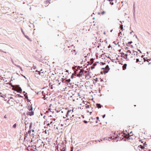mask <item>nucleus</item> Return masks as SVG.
I'll list each match as a JSON object with an SVG mask.
<instances>
[{"instance_id":"1","label":"nucleus","mask_w":151,"mask_h":151,"mask_svg":"<svg viewBox=\"0 0 151 151\" xmlns=\"http://www.w3.org/2000/svg\"><path fill=\"white\" fill-rule=\"evenodd\" d=\"M121 136L120 138L121 140L124 139V141L126 140H132L135 139L136 137L134 135L133 133H120Z\"/></svg>"},{"instance_id":"2","label":"nucleus","mask_w":151,"mask_h":151,"mask_svg":"<svg viewBox=\"0 0 151 151\" xmlns=\"http://www.w3.org/2000/svg\"><path fill=\"white\" fill-rule=\"evenodd\" d=\"M114 135L112 136H110L109 137H104L103 139L104 140H108L109 141H110V140H108L109 139H111V140H113V142H114L115 140H116V142H117L119 139H120H120L121 137H120L121 135V134L120 133H118V134L119 135V136L117 134H116V133H114Z\"/></svg>"},{"instance_id":"3","label":"nucleus","mask_w":151,"mask_h":151,"mask_svg":"<svg viewBox=\"0 0 151 151\" xmlns=\"http://www.w3.org/2000/svg\"><path fill=\"white\" fill-rule=\"evenodd\" d=\"M31 133H26V134H25V133H22H22H20L21 134H22L23 136L24 140L27 142L29 141V137H27L28 134H29V137L30 136V138L32 140L34 138L36 139L37 137V135H35L33 133L32 134H31Z\"/></svg>"},{"instance_id":"4","label":"nucleus","mask_w":151,"mask_h":151,"mask_svg":"<svg viewBox=\"0 0 151 151\" xmlns=\"http://www.w3.org/2000/svg\"><path fill=\"white\" fill-rule=\"evenodd\" d=\"M76 102L78 104H79V107L81 109H85L86 104H87L88 103L87 101L84 102L81 97L77 99Z\"/></svg>"},{"instance_id":"5","label":"nucleus","mask_w":151,"mask_h":151,"mask_svg":"<svg viewBox=\"0 0 151 151\" xmlns=\"http://www.w3.org/2000/svg\"><path fill=\"white\" fill-rule=\"evenodd\" d=\"M84 70H83L78 68L75 72V76H77L78 77H80L82 76Z\"/></svg>"},{"instance_id":"6","label":"nucleus","mask_w":151,"mask_h":151,"mask_svg":"<svg viewBox=\"0 0 151 151\" xmlns=\"http://www.w3.org/2000/svg\"><path fill=\"white\" fill-rule=\"evenodd\" d=\"M73 116L74 115L73 114V110H70L67 111L66 115V116L67 117L71 119Z\"/></svg>"},{"instance_id":"7","label":"nucleus","mask_w":151,"mask_h":151,"mask_svg":"<svg viewBox=\"0 0 151 151\" xmlns=\"http://www.w3.org/2000/svg\"><path fill=\"white\" fill-rule=\"evenodd\" d=\"M34 126L35 127V126L34 125V126H32V123H30L29 126V129L28 132H31V131L32 132H35V130Z\"/></svg>"},{"instance_id":"8","label":"nucleus","mask_w":151,"mask_h":151,"mask_svg":"<svg viewBox=\"0 0 151 151\" xmlns=\"http://www.w3.org/2000/svg\"><path fill=\"white\" fill-rule=\"evenodd\" d=\"M34 112L32 111H29L27 113V116H32L34 115Z\"/></svg>"},{"instance_id":"9","label":"nucleus","mask_w":151,"mask_h":151,"mask_svg":"<svg viewBox=\"0 0 151 151\" xmlns=\"http://www.w3.org/2000/svg\"><path fill=\"white\" fill-rule=\"evenodd\" d=\"M27 109L29 111L33 110V108L32 105L29 104L27 107Z\"/></svg>"},{"instance_id":"10","label":"nucleus","mask_w":151,"mask_h":151,"mask_svg":"<svg viewBox=\"0 0 151 151\" xmlns=\"http://www.w3.org/2000/svg\"><path fill=\"white\" fill-rule=\"evenodd\" d=\"M127 54H126L124 55L126 59H127V56H129L130 54L131 53V52L130 50H128L127 51Z\"/></svg>"},{"instance_id":"11","label":"nucleus","mask_w":151,"mask_h":151,"mask_svg":"<svg viewBox=\"0 0 151 151\" xmlns=\"http://www.w3.org/2000/svg\"><path fill=\"white\" fill-rule=\"evenodd\" d=\"M51 120L50 119H48L47 120V124L48 125H50V123H51Z\"/></svg>"},{"instance_id":"12","label":"nucleus","mask_w":151,"mask_h":151,"mask_svg":"<svg viewBox=\"0 0 151 151\" xmlns=\"http://www.w3.org/2000/svg\"><path fill=\"white\" fill-rule=\"evenodd\" d=\"M55 119H52V120L51 121V123H50V125H49L50 126L52 127H53V124H54L55 122H53V121H55Z\"/></svg>"},{"instance_id":"13","label":"nucleus","mask_w":151,"mask_h":151,"mask_svg":"<svg viewBox=\"0 0 151 151\" xmlns=\"http://www.w3.org/2000/svg\"><path fill=\"white\" fill-rule=\"evenodd\" d=\"M105 72L107 73L108 71L109 70V67L108 65H107L105 67Z\"/></svg>"},{"instance_id":"14","label":"nucleus","mask_w":151,"mask_h":151,"mask_svg":"<svg viewBox=\"0 0 151 151\" xmlns=\"http://www.w3.org/2000/svg\"><path fill=\"white\" fill-rule=\"evenodd\" d=\"M127 66V64H124L122 66V69L123 70H124L126 68Z\"/></svg>"},{"instance_id":"15","label":"nucleus","mask_w":151,"mask_h":151,"mask_svg":"<svg viewBox=\"0 0 151 151\" xmlns=\"http://www.w3.org/2000/svg\"><path fill=\"white\" fill-rule=\"evenodd\" d=\"M138 147H139L141 148L142 149H146V148H145V147L144 146H143V145H139Z\"/></svg>"},{"instance_id":"16","label":"nucleus","mask_w":151,"mask_h":151,"mask_svg":"<svg viewBox=\"0 0 151 151\" xmlns=\"http://www.w3.org/2000/svg\"><path fill=\"white\" fill-rule=\"evenodd\" d=\"M66 146H65V147H64L62 149L60 148V151H66Z\"/></svg>"},{"instance_id":"17","label":"nucleus","mask_w":151,"mask_h":151,"mask_svg":"<svg viewBox=\"0 0 151 151\" xmlns=\"http://www.w3.org/2000/svg\"><path fill=\"white\" fill-rule=\"evenodd\" d=\"M89 108H90L89 105H87V104H86V105L85 106V109H86L87 111H88L87 110Z\"/></svg>"},{"instance_id":"18","label":"nucleus","mask_w":151,"mask_h":151,"mask_svg":"<svg viewBox=\"0 0 151 151\" xmlns=\"http://www.w3.org/2000/svg\"><path fill=\"white\" fill-rule=\"evenodd\" d=\"M24 139L23 136L22 134V135H20V137H19V140H22Z\"/></svg>"},{"instance_id":"19","label":"nucleus","mask_w":151,"mask_h":151,"mask_svg":"<svg viewBox=\"0 0 151 151\" xmlns=\"http://www.w3.org/2000/svg\"><path fill=\"white\" fill-rule=\"evenodd\" d=\"M42 71V70H41L40 72H39V74L40 75H41L42 76H44V75H42V74L43 73V72H42L41 71Z\"/></svg>"},{"instance_id":"20","label":"nucleus","mask_w":151,"mask_h":151,"mask_svg":"<svg viewBox=\"0 0 151 151\" xmlns=\"http://www.w3.org/2000/svg\"><path fill=\"white\" fill-rule=\"evenodd\" d=\"M96 106L99 109L101 107V106L100 104H97Z\"/></svg>"},{"instance_id":"21","label":"nucleus","mask_w":151,"mask_h":151,"mask_svg":"<svg viewBox=\"0 0 151 151\" xmlns=\"http://www.w3.org/2000/svg\"><path fill=\"white\" fill-rule=\"evenodd\" d=\"M16 66L17 67L19 68V69L21 70V71H22L23 70L22 69V67H20V66H19V65H16Z\"/></svg>"},{"instance_id":"22","label":"nucleus","mask_w":151,"mask_h":151,"mask_svg":"<svg viewBox=\"0 0 151 151\" xmlns=\"http://www.w3.org/2000/svg\"><path fill=\"white\" fill-rule=\"evenodd\" d=\"M18 91H19V92H21L22 91V89L21 88H20V87L19 88H18Z\"/></svg>"},{"instance_id":"23","label":"nucleus","mask_w":151,"mask_h":151,"mask_svg":"<svg viewBox=\"0 0 151 151\" xmlns=\"http://www.w3.org/2000/svg\"><path fill=\"white\" fill-rule=\"evenodd\" d=\"M105 13V11H103L102 12H101L100 13V14H101L102 15H104V14Z\"/></svg>"},{"instance_id":"24","label":"nucleus","mask_w":151,"mask_h":151,"mask_svg":"<svg viewBox=\"0 0 151 151\" xmlns=\"http://www.w3.org/2000/svg\"><path fill=\"white\" fill-rule=\"evenodd\" d=\"M144 60L145 62L147 61V62H149V61H150V60L149 59L146 60L145 59H144Z\"/></svg>"},{"instance_id":"25","label":"nucleus","mask_w":151,"mask_h":151,"mask_svg":"<svg viewBox=\"0 0 151 151\" xmlns=\"http://www.w3.org/2000/svg\"><path fill=\"white\" fill-rule=\"evenodd\" d=\"M16 126H17V125H16V124H14L13 126V127L14 128H16Z\"/></svg>"},{"instance_id":"26","label":"nucleus","mask_w":151,"mask_h":151,"mask_svg":"<svg viewBox=\"0 0 151 151\" xmlns=\"http://www.w3.org/2000/svg\"><path fill=\"white\" fill-rule=\"evenodd\" d=\"M120 27L121 28V29L123 30V25H121L120 26Z\"/></svg>"},{"instance_id":"27","label":"nucleus","mask_w":151,"mask_h":151,"mask_svg":"<svg viewBox=\"0 0 151 151\" xmlns=\"http://www.w3.org/2000/svg\"><path fill=\"white\" fill-rule=\"evenodd\" d=\"M118 43H119V42H117V43H116V42H115V41H114L113 42V43L115 45H118Z\"/></svg>"},{"instance_id":"28","label":"nucleus","mask_w":151,"mask_h":151,"mask_svg":"<svg viewBox=\"0 0 151 151\" xmlns=\"http://www.w3.org/2000/svg\"><path fill=\"white\" fill-rule=\"evenodd\" d=\"M143 145L144 146H145V147H146V145H147V144L145 142V143H143Z\"/></svg>"},{"instance_id":"29","label":"nucleus","mask_w":151,"mask_h":151,"mask_svg":"<svg viewBox=\"0 0 151 151\" xmlns=\"http://www.w3.org/2000/svg\"><path fill=\"white\" fill-rule=\"evenodd\" d=\"M74 76H75V73H74L71 76V78H73V77Z\"/></svg>"},{"instance_id":"30","label":"nucleus","mask_w":151,"mask_h":151,"mask_svg":"<svg viewBox=\"0 0 151 151\" xmlns=\"http://www.w3.org/2000/svg\"><path fill=\"white\" fill-rule=\"evenodd\" d=\"M139 142H141L142 143H143V142L144 141H142V139H139Z\"/></svg>"},{"instance_id":"31","label":"nucleus","mask_w":151,"mask_h":151,"mask_svg":"<svg viewBox=\"0 0 151 151\" xmlns=\"http://www.w3.org/2000/svg\"><path fill=\"white\" fill-rule=\"evenodd\" d=\"M46 139L47 141H48V142H49V139L48 138H46Z\"/></svg>"},{"instance_id":"32","label":"nucleus","mask_w":151,"mask_h":151,"mask_svg":"<svg viewBox=\"0 0 151 151\" xmlns=\"http://www.w3.org/2000/svg\"><path fill=\"white\" fill-rule=\"evenodd\" d=\"M64 144V142L63 141H62V143H61V145H63Z\"/></svg>"},{"instance_id":"33","label":"nucleus","mask_w":151,"mask_h":151,"mask_svg":"<svg viewBox=\"0 0 151 151\" xmlns=\"http://www.w3.org/2000/svg\"><path fill=\"white\" fill-rule=\"evenodd\" d=\"M139 61V60L138 59H136V62H138Z\"/></svg>"},{"instance_id":"34","label":"nucleus","mask_w":151,"mask_h":151,"mask_svg":"<svg viewBox=\"0 0 151 151\" xmlns=\"http://www.w3.org/2000/svg\"><path fill=\"white\" fill-rule=\"evenodd\" d=\"M51 109L50 108H49L48 110L49 111H51Z\"/></svg>"},{"instance_id":"35","label":"nucleus","mask_w":151,"mask_h":151,"mask_svg":"<svg viewBox=\"0 0 151 151\" xmlns=\"http://www.w3.org/2000/svg\"><path fill=\"white\" fill-rule=\"evenodd\" d=\"M99 142H100V141H102V139H101L100 140H98Z\"/></svg>"},{"instance_id":"36","label":"nucleus","mask_w":151,"mask_h":151,"mask_svg":"<svg viewBox=\"0 0 151 151\" xmlns=\"http://www.w3.org/2000/svg\"><path fill=\"white\" fill-rule=\"evenodd\" d=\"M4 117L5 119H6L7 118V117L6 116V115H5V116H4Z\"/></svg>"},{"instance_id":"37","label":"nucleus","mask_w":151,"mask_h":151,"mask_svg":"<svg viewBox=\"0 0 151 151\" xmlns=\"http://www.w3.org/2000/svg\"><path fill=\"white\" fill-rule=\"evenodd\" d=\"M84 122L85 123H87L88 122L87 121H85V120L84 121Z\"/></svg>"},{"instance_id":"38","label":"nucleus","mask_w":151,"mask_h":151,"mask_svg":"<svg viewBox=\"0 0 151 151\" xmlns=\"http://www.w3.org/2000/svg\"><path fill=\"white\" fill-rule=\"evenodd\" d=\"M66 81H68V82H70V80H67Z\"/></svg>"},{"instance_id":"39","label":"nucleus","mask_w":151,"mask_h":151,"mask_svg":"<svg viewBox=\"0 0 151 151\" xmlns=\"http://www.w3.org/2000/svg\"><path fill=\"white\" fill-rule=\"evenodd\" d=\"M147 150H148V151H151V149H149L148 150H147Z\"/></svg>"},{"instance_id":"40","label":"nucleus","mask_w":151,"mask_h":151,"mask_svg":"<svg viewBox=\"0 0 151 151\" xmlns=\"http://www.w3.org/2000/svg\"><path fill=\"white\" fill-rule=\"evenodd\" d=\"M105 116H106L105 114H104L103 116V118H104V117Z\"/></svg>"},{"instance_id":"41","label":"nucleus","mask_w":151,"mask_h":151,"mask_svg":"<svg viewBox=\"0 0 151 151\" xmlns=\"http://www.w3.org/2000/svg\"><path fill=\"white\" fill-rule=\"evenodd\" d=\"M96 119H97V120H98V119H99V117H96Z\"/></svg>"},{"instance_id":"42","label":"nucleus","mask_w":151,"mask_h":151,"mask_svg":"<svg viewBox=\"0 0 151 151\" xmlns=\"http://www.w3.org/2000/svg\"><path fill=\"white\" fill-rule=\"evenodd\" d=\"M102 63V65H104V64H105V63Z\"/></svg>"},{"instance_id":"43","label":"nucleus","mask_w":151,"mask_h":151,"mask_svg":"<svg viewBox=\"0 0 151 151\" xmlns=\"http://www.w3.org/2000/svg\"><path fill=\"white\" fill-rule=\"evenodd\" d=\"M45 145V144L44 143L43 145V147H44V145Z\"/></svg>"},{"instance_id":"44","label":"nucleus","mask_w":151,"mask_h":151,"mask_svg":"<svg viewBox=\"0 0 151 151\" xmlns=\"http://www.w3.org/2000/svg\"><path fill=\"white\" fill-rule=\"evenodd\" d=\"M27 137H29V138H30V137H29V135H28V136H27Z\"/></svg>"},{"instance_id":"45","label":"nucleus","mask_w":151,"mask_h":151,"mask_svg":"<svg viewBox=\"0 0 151 151\" xmlns=\"http://www.w3.org/2000/svg\"><path fill=\"white\" fill-rule=\"evenodd\" d=\"M65 144H66V139H65Z\"/></svg>"},{"instance_id":"46","label":"nucleus","mask_w":151,"mask_h":151,"mask_svg":"<svg viewBox=\"0 0 151 151\" xmlns=\"http://www.w3.org/2000/svg\"><path fill=\"white\" fill-rule=\"evenodd\" d=\"M104 34H105H105H106V33H105V32H104Z\"/></svg>"},{"instance_id":"47","label":"nucleus","mask_w":151,"mask_h":151,"mask_svg":"<svg viewBox=\"0 0 151 151\" xmlns=\"http://www.w3.org/2000/svg\"><path fill=\"white\" fill-rule=\"evenodd\" d=\"M92 69L93 68H94V67H93V66L91 67Z\"/></svg>"},{"instance_id":"48","label":"nucleus","mask_w":151,"mask_h":151,"mask_svg":"<svg viewBox=\"0 0 151 151\" xmlns=\"http://www.w3.org/2000/svg\"><path fill=\"white\" fill-rule=\"evenodd\" d=\"M32 142V140H31V141L30 142V143H31V142Z\"/></svg>"},{"instance_id":"49","label":"nucleus","mask_w":151,"mask_h":151,"mask_svg":"<svg viewBox=\"0 0 151 151\" xmlns=\"http://www.w3.org/2000/svg\"><path fill=\"white\" fill-rule=\"evenodd\" d=\"M42 143H43V144L44 143H43V141H42Z\"/></svg>"},{"instance_id":"50","label":"nucleus","mask_w":151,"mask_h":151,"mask_svg":"<svg viewBox=\"0 0 151 151\" xmlns=\"http://www.w3.org/2000/svg\"><path fill=\"white\" fill-rule=\"evenodd\" d=\"M95 65H96V64H93V65H94V66Z\"/></svg>"},{"instance_id":"51","label":"nucleus","mask_w":151,"mask_h":151,"mask_svg":"<svg viewBox=\"0 0 151 151\" xmlns=\"http://www.w3.org/2000/svg\"><path fill=\"white\" fill-rule=\"evenodd\" d=\"M45 97H44V100H45Z\"/></svg>"},{"instance_id":"52","label":"nucleus","mask_w":151,"mask_h":151,"mask_svg":"<svg viewBox=\"0 0 151 151\" xmlns=\"http://www.w3.org/2000/svg\"><path fill=\"white\" fill-rule=\"evenodd\" d=\"M95 142H96L97 141H96V140H95Z\"/></svg>"},{"instance_id":"53","label":"nucleus","mask_w":151,"mask_h":151,"mask_svg":"<svg viewBox=\"0 0 151 151\" xmlns=\"http://www.w3.org/2000/svg\"><path fill=\"white\" fill-rule=\"evenodd\" d=\"M144 134H145V132H144Z\"/></svg>"},{"instance_id":"54","label":"nucleus","mask_w":151,"mask_h":151,"mask_svg":"<svg viewBox=\"0 0 151 151\" xmlns=\"http://www.w3.org/2000/svg\"><path fill=\"white\" fill-rule=\"evenodd\" d=\"M73 150H71L70 151H73Z\"/></svg>"},{"instance_id":"55","label":"nucleus","mask_w":151,"mask_h":151,"mask_svg":"<svg viewBox=\"0 0 151 151\" xmlns=\"http://www.w3.org/2000/svg\"><path fill=\"white\" fill-rule=\"evenodd\" d=\"M45 133L47 134V133Z\"/></svg>"},{"instance_id":"56","label":"nucleus","mask_w":151,"mask_h":151,"mask_svg":"<svg viewBox=\"0 0 151 151\" xmlns=\"http://www.w3.org/2000/svg\"><path fill=\"white\" fill-rule=\"evenodd\" d=\"M150 64V63H149L148 64Z\"/></svg>"},{"instance_id":"57","label":"nucleus","mask_w":151,"mask_h":151,"mask_svg":"<svg viewBox=\"0 0 151 151\" xmlns=\"http://www.w3.org/2000/svg\"><path fill=\"white\" fill-rule=\"evenodd\" d=\"M48 112V111H46V112Z\"/></svg>"},{"instance_id":"58","label":"nucleus","mask_w":151,"mask_h":151,"mask_svg":"<svg viewBox=\"0 0 151 151\" xmlns=\"http://www.w3.org/2000/svg\"><path fill=\"white\" fill-rule=\"evenodd\" d=\"M56 134H58L57 133H56Z\"/></svg>"},{"instance_id":"59","label":"nucleus","mask_w":151,"mask_h":151,"mask_svg":"<svg viewBox=\"0 0 151 151\" xmlns=\"http://www.w3.org/2000/svg\"><path fill=\"white\" fill-rule=\"evenodd\" d=\"M96 123H97V121H96Z\"/></svg>"},{"instance_id":"60","label":"nucleus","mask_w":151,"mask_h":151,"mask_svg":"<svg viewBox=\"0 0 151 151\" xmlns=\"http://www.w3.org/2000/svg\"><path fill=\"white\" fill-rule=\"evenodd\" d=\"M144 151H146L145 150H144Z\"/></svg>"},{"instance_id":"61","label":"nucleus","mask_w":151,"mask_h":151,"mask_svg":"<svg viewBox=\"0 0 151 151\" xmlns=\"http://www.w3.org/2000/svg\"><path fill=\"white\" fill-rule=\"evenodd\" d=\"M141 151H142V150H141Z\"/></svg>"}]
</instances>
